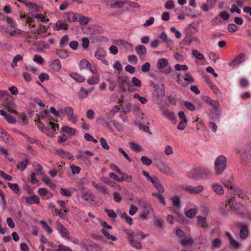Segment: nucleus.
<instances>
[{
	"instance_id": "1",
	"label": "nucleus",
	"mask_w": 251,
	"mask_h": 251,
	"mask_svg": "<svg viewBox=\"0 0 251 251\" xmlns=\"http://www.w3.org/2000/svg\"><path fill=\"white\" fill-rule=\"evenodd\" d=\"M176 234L179 238L178 242L184 247H191L194 243V240L192 237L186 234L180 229H177Z\"/></svg>"
},
{
	"instance_id": "2",
	"label": "nucleus",
	"mask_w": 251,
	"mask_h": 251,
	"mask_svg": "<svg viewBox=\"0 0 251 251\" xmlns=\"http://www.w3.org/2000/svg\"><path fill=\"white\" fill-rule=\"evenodd\" d=\"M226 159L224 155L217 157L214 162V170L217 175H221L226 169Z\"/></svg>"
},
{
	"instance_id": "3",
	"label": "nucleus",
	"mask_w": 251,
	"mask_h": 251,
	"mask_svg": "<svg viewBox=\"0 0 251 251\" xmlns=\"http://www.w3.org/2000/svg\"><path fill=\"white\" fill-rule=\"evenodd\" d=\"M183 190L190 194H198L203 192L204 187L201 185L193 187L191 185H185L183 187Z\"/></svg>"
},
{
	"instance_id": "4",
	"label": "nucleus",
	"mask_w": 251,
	"mask_h": 251,
	"mask_svg": "<svg viewBox=\"0 0 251 251\" xmlns=\"http://www.w3.org/2000/svg\"><path fill=\"white\" fill-rule=\"evenodd\" d=\"M156 166L160 172L163 174L166 175H172L174 174L170 167L163 161L158 162Z\"/></svg>"
},
{
	"instance_id": "5",
	"label": "nucleus",
	"mask_w": 251,
	"mask_h": 251,
	"mask_svg": "<svg viewBox=\"0 0 251 251\" xmlns=\"http://www.w3.org/2000/svg\"><path fill=\"white\" fill-rule=\"evenodd\" d=\"M79 67L80 70H89L93 74H98L96 68L94 66H92L90 63L86 59H82L80 61L79 64Z\"/></svg>"
},
{
	"instance_id": "6",
	"label": "nucleus",
	"mask_w": 251,
	"mask_h": 251,
	"mask_svg": "<svg viewBox=\"0 0 251 251\" xmlns=\"http://www.w3.org/2000/svg\"><path fill=\"white\" fill-rule=\"evenodd\" d=\"M106 55V51L102 48H100L97 50L95 52V56L98 59L101 60V62L105 65H108V62L105 59Z\"/></svg>"
},
{
	"instance_id": "7",
	"label": "nucleus",
	"mask_w": 251,
	"mask_h": 251,
	"mask_svg": "<svg viewBox=\"0 0 251 251\" xmlns=\"http://www.w3.org/2000/svg\"><path fill=\"white\" fill-rule=\"evenodd\" d=\"M64 113L67 116L68 120L72 123L75 124L77 121V118L74 115V110L72 107L66 106L64 108Z\"/></svg>"
},
{
	"instance_id": "8",
	"label": "nucleus",
	"mask_w": 251,
	"mask_h": 251,
	"mask_svg": "<svg viewBox=\"0 0 251 251\" xmlns=\"http://www.w3.org/2000/svg\"><path fill=\"white\" fill-rule=\"evenodd\" d=\"M237 192H239V187L237 185L227 189V194L230 196V198L226 201L225 206L230 204L234 198V195L236 194Z\"/></svg>"
},
{
	"instance_id": "9",
	"label": "nucleus",
	"mask_w": 251,
	"mask_h": 251,
	"mask_svg": "<svg viewBox=\"0 0 251 251\" xmlns=\"http://www.w3.org/2000/svg\"><path fill=\"white\" fill-rule=\"evenodd\" d=\"M80 191L81 193V198L83 200L86 201L93 200V196L90 190L83 187L80 189Z\"/></svg>"
},
{
	"instance_id": "10",
	"label": "nucleus",
	"mask_w": 251,
	"mask_h": 251,
	"mask_svg": "<svg viewBox=\"0 0 251 251\" xmlns=\"http://www.w3.org/2000/svg\"><path fill=\"white\" fill-rule=\"evenodd\" d=\"M56 226L57 227V230L59 232L63 238L66 239L69 238V231L62 224L59 222H57L56 223Z\"/></svg>"
},
{
	"instance_id": "11",
	"label": "nucleus",
	"mask_w": 251,
	"mask_h": 251,
	"mask_svg": "<svg viewBox=\"0 0 251 251\" xmlns=\"http://www.w3.org/2000/svg\"><path fill=\"white\" fill-rule=\"evenodd\" d=\"M187 176L193 180L200 179V167L195 168L189 171L187 173Z\"/></svg>"
},
{
	"instance_id": "12",
	"label": "nucleus",
	"mask_w": 251,
	"mask_h": 251,
	"mask_svg": "<svg viewBox=\"0 0 251 251\" xmlns=\"http://www.w3.org/2000/svg\"><path fill=\"white\" fill-rule=\"evenodd\" d=\"M118 84L119 85L121 91L123 92L126 91V88L130 85V83L125 78L119 77L118 78Z\"/></svg>"
},
{
	"instance_id": "13",
	"label": "nucleus",
	"mask_w": 251,
	"mask_h": 251,
	"mask_svg": "<svg viewBox=\"0 0 251 251\" xmlns=\"http://www.w3.org/2000/svg\"><path fill=\"white\" fill-rule=\"evenodd\" d=\"M211 188L213 191L218 195H223L225 191L223 186L218 183H213L211 185Z\"/></svg>"
},
{
	"instance_id": "14",
	"label": "nucleus",
	"mask_w": 251,
	"mask_h": 251,
	"mask_svg": "<svg viewBox=\"0 0 251 251\" xmlns=\"http://www.w3.org/2000/svg\"><path fill=\"white\" fill-rule=\"evenodd\" d=\"M151 182L159 193H163L164 191V187L156 176H154V178L151 180Z\"/></svg>"
},
{
	"instance_id": "15",
	"label": "nucleus",
	"mask_w": 251,
	"mask_h": 251,
	"mask_svg": "<svg viewBox=\"0 0 251 251\" xmlns=\"http://www.w3.org/2000/svg\"><path fill=\"white\" fill-rule=\"evenodd\" d=\"M155 95L158 98H162L165 95L164 85L163 84H159L154 91Z\"/></svg>"
},
{
	"instance_id": "16",
	"label": "nucleus",
	"mask_w": 251,
	"mask_h": 251,
	"mask_svg": "<svg viewBox=\"0 0 251 251\" xmlns=\"http://www.w3.org/2000/svg\"><path fill=\"white\" fill-rule=\"evenodd\" d=\"M245 60V56L241 54L237 56L232 61L228 63V65L231 67H235L242 63Z\"/></svg>"
},
{
	"instance_id": "17",
	"label": "nucleus",
	"mask_w": 251,
	"mask_h": 251,
	"mask_svg": "<svg viewBox=\"0 0 251 251\" xmlns=\"http://www.w3.org/2000/svg\"><path fill=\"white\" fill-rule=\"evenodd\" d=\"M50 66L54 71L59 72L61 68V63L59 59H55L50 62Z\"/></svg>"
},
{
	"instance_id": "18",
	"label": "nucleus",
	"mask_w": 251,
	"mask_h": 251,
	"mask_svg": "<svg viewBox=\"0 0 251 251\" xmlns=\"http://www.w3.org/2000/svg\"><path fill=\"white\" fill-rule=\"evenodd\" d=\"M126 1L121 0H114L109 3L111 8H121L126 4Z\"/></svg>"
},
{
	"instance_id": "19",
	"label": "nucleus",
	"mask_w": 251,
	"mask_h": 251,
	"mask_svg": "<svg viewBox=\"0 0 251 251\" xmlns=\"http://www.w3.org/2000/svg\"><path fill=\"white\" fill-rule=\"evenodd\" d=\"M55 27H54V29L57 30H66L68 29V25L65 22L61 20H59L56 22L55 24Z\"/></svg>"
},
{
	"instance_id": "20",
	"label": "nucleus",
	"mask_w": 251,
	"mask_h": 251,
	"mask_svg": "<svg viewBox=\"0 0 251 251\" xmlns=\"http://www.w3.org/2000/svg\"><path fill=\"white\" fill-rule=\"evenodd\" d=\"M249 234L248 227L246 225L242 226L239 232V236L241 239H246Z\"/></svg>"
},
{
	"instance_id": "21",
	"label": "nucleus",
	"mask_w": 251,
	"mask_h": 251,
	"mask_svg": "<svg viewBox=\"0 0 251 251\" xmlns=\"http://www.w3.org/2000/svg\"><path fill=\"white\" fill-rule=\"evenodd\" d=\"M56 153L61 157L68 159H71L73 157L71 153L68 151H66L62 149L58 150L56 151Z\"/></svg>"
},
{
	"instance_id": "22",
	"label": "nucleus",
	"mask_w": 251,
	"mask_h": 251,
	"mask_svg": "<svg viewBox=\"0 0 251 251\" xmlns=\"http://www.w3.org/2000/svg\"><path fill=\"white\" fill-rule=\"evenodd\" d=\"M197 219L198 220L197 225L199 227L202 228H206L207 227V222L206 217L198 216Z\"/></svg>"
},
{
	"instance_id": "23",
	"label": "nucleus",
	"mask_w": 251,
	"mask_h": 251,
	"mask_svg": "<svg viewBox=\"0 0 251 251\" xmlns=\"http://www.w3.org/2000/svg\"><path fill=\"white\" fill-rule=\"evenodd\" d=\"M6 107L8 112L12 113H14L16 115L18 114L16 110V106L13 101H10L7 102L6 103Z\"/></svg>"
},
{
	"instance_id": "24",
	"label": "nucleus",
	"mask_w": 251,
	"mask_h": 251,
	"mask_svg": "<svg viewBox=\"0 0 251 251\" xmlns=\"http://www.w3.org/2000/svg\"><path fill=\"white\" fill-rule=\"evenodd\" d=\"M226 236L229 240V242L230 244L233 247L237 249L240 247V245L238 242L235 241L234 238L232 237L231 234L228 232H226Z\"/></svg>"
},
{
	"instance_id": "25",
	"label": "nucleus",
	"mask_w": 251,
	"mask_h": 251,
	"mask_svg": "<svg viewBox=\"0 0 251 251\" xmlns=\"http://www.w3.org/2000/svg\"><path fill=\"white\" fill-rule=\"evenodd\" d=\"M135 50L139 55L143 56L147 53V49L144 45H138L135 47Z\"/></svg>"
},
{
	"instance_id": "26",
	"label": "nucleus",
	"mask_w": 251,
	"mask_h": 251,
	"mask_svg": "<svg viewBox=\"0 0 251 251\" xmlns=\"http://www.w3.org/2000/svg\"><path fill=\"white\" fill-rule=\"evenodd\" d=\"M128 240L130 245L133 248L136 249H140L142 248L141 243L139 241L134 240L132 237H128Z\"/></svg>"
},
{
	"instance_id": "27",
	"label": "nucleus",
	"mask_w": 251,
	"mask_h": 251,
	"mask_svg": "<svg viewBox=\"0 0 251 251\" xmlns=\"http://www.w3.org/2000/svg\"><path fill=\"white\" fill-rule=\"evenodd\" d=\"M211 172L207 169H202L200 167V179H205L208 178Z\"/></svg>"
},
{
	"instance_id": "28",
	"label": "nucleus",
	"mask_w": 251,
	"mask_h": 251,
	"mask_svg": "<svg viewBox=\"0 0 251 251\" xmlns=\"http://www.w3.org/2000/svg\"><path fill=\"white\" fill-rule=\"evenodd\" d=\"M26 201L27 203L29 204H32L33 203L38 204L40 202V200L39 198L37 196L33 195L30 197L26 198Z\"/></svg>"
},
{
	"instance_id": "29",
	"label": "nucleus",
	"mask_w": 251,
	"mask_h": 251,
	"mask_svg": "<svg viewBox=\"0 0 251 251\" xmlns=\"http://www.w3.org/2000/svg\"><path fill=\"white\" fill-rule=\"evenodd\" d=\"M152 211L153 209L152 207L149 204H147L146 208L143 211L141 215V218L143 219H146L148 216L151 213V212H152Z\"/></svg>"
},
{
	"instance_id": "30",
	"label": "nucleus",
	"mask_w": 251,
	"mask_h": 251,
	"mask_svg": "<svg viewBox=\"0 0 251 251\" xmlns=\"http://www.w3.org/2000/svg\"><path fill=\"white\" fill-rule=\"evenodd\" d=\"M89 91L83 87L80 89L78 93V96L80 100H83L86 99L88 95Z\"/></svg>"
},
{
	"instance_id": "31",
	"label": "nucleus",
	"mask_w": 251,
	"mask_h": 251,
	"mask_svg": "<svg viewBox=\"0 0 251 251\" xmlns=\"http://www.w3.org/2000/svg\"><path fill=\"white\" fill-rule=\"evenodd\" d=\"M70 76L78 82H82L85 80V78L82 75L75 73H72Z\"/></svg>"
},
{
	"instance_id": "32",
	"label": "nucleus",
	"mask_w": 251,
	"mask_h": 251,
	"mask_svg": "<svg viewBox=\"0 0 251 251\" xmlns=\"http://www.w3.org/2000/svg\"><path fill=\"white\" fill-rule=\"evenodd\" d=\"M129 145L130 149L134 151L141 152L143 150L141 146L135 142H130Z\"/></svg>"
},
{
	"instance_id": "33",
	"label": "nucleus",
	"mask_w": 251,
	"mask_h": 251,
	"mask_svg": "<svg viewBox=\"0 0 251 251\" xmlns=\"http://www.w3.org/2000/svg\"><path fill=\"white\" fill-rule=\"evenodd\" d=\"M221 114V110L220 109H216L214 110L210 114V116L212 119L217 120L218 122L220 121V117Z\"/></svg>"
},
{
	"instance_id": "34",
	"label": "nucleus",
	"mask_w": 251,
	"mask_h": 251,
	"mask_svg": "<svg viewBox=\"0 0 251 251\" xmlns=\"http://www.w3.org/2000/svg\"><path fill=\"white\" fill-rule=\"evenodd\" d=\"M96 122L104 126H106L108 128L109 127V124L108 122L102 117H99L96 119Z\"/></svg>"
},
{
	"instance_id": "35",
	"label": "nucleus",
	"mask_w": 251,
	"mask_h": 251,
	"mask_svg": "<svg viewBox=\"0 0 251 251\" xmlns=\"http://www.w3.org/2000/svg\"><path fill=\"white\" fill-rule=\"evenodd\" d=\"M78 152L79 153V154L77 155L76 158L78 159H81L82 160H84V158H85V156L84 155V154H87L90 156H93L94 155V154L92 152L88 151H79Z\"/></svg>"
},
{
	"instance_id": "36",
	"label": "nucleus",
	"mask_w": 251,
	"mask_h": 251,
	"mask_svg": "<svg viewBox=\"0 0 251 251\" xmlns=\"http://www.w3.org/2000/svg\"><path fill=\"white\" fill-rule=\"evenodd\" d=\"M119 175L122 176L121 178H120L119 182L125 181L130 182L132 181V176H129L128 174L124 173L122 172Z\"/></svg>"
},
{
	"instance_id": "37",
	"label": "nucleus",
	"mask_w": 251,
	"mask_h": 251,
	"mask_svg": "<svg viewBox=\"0 0 251 251\" xmlns=\"http://www.w3.org/2000/svg\"><path fill=\"white\" fill-rule=\"evenodd\" d=\"M23 57L20 54L16 55L13 59L12 62L11 63V67L14 69L17 66V63L19 61H22Z\"/></svg>"
},
{
	"instance_id": "38",
	"label": "nucleus",
	"mask_w": 251,
	"mask_h": 251,
	"mask_svg": "<svg viewBox=\"0 0 251 251\" xmlns=\"http://www.w3.org/2000/svg\"><path fill=\"white\" fill-rule=\"evenodd\" d=\"M168 61L165 58L159 59L157 62V66L159 69H163L168 65Z\"/></svg>"
},
{
	"instance_id": "39",
	"label": "nucleus",
	"mask_w": 251,
	"mask_h": 251,
	"mask_svg": "<svg viewBox=\"0 0 251 251\" xmlns=\"http://www.w3.org/2000/svg\"><path fill=\"white\" fill-rule=\"evenodd\" d=\"M62 130L63 132H65L71 135H74L75 134V129L67 126L62 127Z\"/></svg>"
},
{
	"instance_id": "40",
	"label": "nucleus",
	"mask_w": 251,
	"mask_h": 251,
	"mask_svg": "<svg viewBox=\"0 0 251 251\" xmlns=\"http://www.w3.org/2000/svg\"><path fill=\"white\" fill-rule=\"evenodd\" d=\"M56 54L61 58H66L69 56L67 51L65 50H56Z\"/></svg>"
},
{
	"instance_id": "41",
	"label": "nucleus",
	"mask_w": 251,
	"mask_h": 251,
	"mask_svg": "<svg viewBox=\"0 0 251 251\" xmlns=\"http://www.w3.org/2000/svg\"><path fill=\"white\" fill-rule=\"evenodd\" d=\"M99 81L100 79L99 75L94 76L92 77H90L87 80V83L90 85H94L98 84Z\"/></svg>"
},
{
	"instance_id": "42",
	"label": "nucleus",
	"mask_w": 251,
	"mask_h": 251,
	"mask_svg": "<svg viewBox=\"0 0 251 251\" xmlns=\"http://www.w3.org/2000/svg\"><path fill=\"white\" fill-rule=\"evenodd\" d=\"M42 180L45 183L49 185L51 188L56 187V185L51 182L50 179L48 176H44L42 177Z\"/></svg>"
},
{
	"instance_id": "43",
	"label": "nucleus",
	"mask_w": 251,
	"mask_h": 251,
	"mask_svg": "<svg viewBox=\"0 0 251 251\" xmlns=\"http://www.w3.org/2000/svg\"><path fill=\"white\" fill-rule=\"evenodd\" d=\"M197 213V210L195 208H191L185 212L186 216L189 218H193L195 217Z\"/></svg>"
},
{
	"instance_id": "44",
	"label": "nucleus",
	"mask_w": 251,
	"mask_h": 251,
	"mask_svg": "<svg viewBox=\"0 0 251 251\" xmlns=\"http://www.w3.org/2000/svg\"><path fill=\"white\" fill-rule=\"evenodd\" d=\"M27 165V160H24L19 162V163H18L17 165V167L18 169H19L22 171H23L24 170H25L26 169Z\"/></svg>"
},
{
	"instance_id": "45",
	"label": "nucleus",
	"mask_w": 251,
	"mask_h": 251,
	"mask_svg": "<svg viewBox=\"0 0 251 251\" xmlns=\"http://www.w3.org/2000/svg\"><path fill=\"white\" fill-rule=\"evenodd\" d=\"M101 232L103 234L104 236H105L107 239L111 240L112 241H115L117 240V238L113 235H111L108 232H107L104 229H101L100 230Z\"/></svg>"
},
{
	"instance_id": "46",
	"label": "nucleus",
	"mask_w": 251,
	"mask_h": 251,
	"mask_svg": "<svg viewBox=\"0 0 251 251\" xmlns=\"http://www.w3.org/2000/svg\"><path fill=\"white\" fill-rule=\"evenodd\" d=\"M192 54L193 56L199 60H202L204 59V55L197 50H193Z\"/></svg>"
},
{
	"instance_id": "47",
	"label": "nucleus",
	"mask_w": 251,
	"mask_h": 251,
	"mask_svg": "<svg viewBox=\"0 0 251 251\" xmlns=\"http://www.w3.org/2000/svg\"><path fill=\"white\" fill-rule=\"evenodd\" d=\"M5 138H3L2 140L8 145L10 146H14L15 145V142L13 140V139L12 138V137L10 135V134H8L6 136L4 137Z\"/></svg>"
},
{
	"instance_id": "48",
	"label": "nucleus",
	"mask_w": 251,
	"mask_h": 251,
	"mask_svg": "<svg viewBox=\"0 0 251 251\" xmlns=\"http://www.w3.org/2000/svg\"><path fill=\"white\" fill-rule=\"evenodd\" d=\"M121 217L129 225H131L132 224V219L130 216H129L126 213H125L124 214H122L121 215Z\"/></svg>"
},
{
	"instance_id": "49",
	"label": "nucleus",
	"mask_w": 251,
	"mask_h": 251,
	"mask_svg": "<svg viewBox=\"0 0 251 251\" xmlns=\"http://www.w3.org/2000/svg\"><path fill=\"white\" fill-rule=\"evenodd\" d=\"M111 123L117 131H122L124 129L123 126L116 121L112 120Z\"/></svg>"
},
{
	"instance_id": "50",
	"label": "nucleus",
	"mask_w": 251,
	"mask_h": 251,
	"mask_svg": "<svg viewBox=\"0 0 251 251\" xmlns=\"http://www.w3.org/2000/svg\"><path fill=\"white\" fill-rule=\"evenodd\" d=\"M34 17L38 21H40L43 23H47L49 21V19L44 16L43 14H36Z\"/></svg>"
},
{
	"instance_id": "51",
	"label": "nucleus",
	"mask_w": 251,
	"mask_h": 251,
	"mask_svg": "<svg viewBox=\"0 0 251 251\" xmlns=\"http://www.w3.org/2000/svg\"><path fill=\"white\" fill-rule=\"evenodd\" d=\"M89 21L90 19L89 18L80 15L79 18V22L81 25H85L89 23Z\"/></svg>"
},
{
	"instance_id": "52",
	"label": "nucleus",
	"mask_w": 251,
	"mask_h": 251,
	"mask_svg": "<svg viewBox=\"0 0 251 251\" xmlns=\"http://www.w3.org/2000/svg\"><path fill=\"white\" fill-rule=\"evenodd\" d=\"M141 161L144 165L146 166H149L152 163L151 160V159H149L148 157L146 156H143L141 157Z\"/></svg>"
},
{
	"instance_id": "53",
	"label": "nucleus",
	"mask_w": 251,
	"mask_h": 251,
	"mask_svg": "<svg viewBox=\"0 0 251 251\" xmlns=\"http://www.w3.org/2000/svg\"><path fill=\"white\" fill-rule=\"evenodd\" d=\"M160 193H153L152 194V195L157 198L162 203H163V204H165V198Z\"/></svg>"
},
{
	"instance_id": "54",
	"label": "nucleus",
	"mask_w": 251,
	"mask_h": 251,
	"mask_svg": "<svg viewBox=\"0 0 251 251\" xmlns=\"http://www.w3.org/2000/svg\"><path fill=\"white\" fill-rule=\"evenodd\" d=\"M113 68L114 70L118 71V73H120L123 69L122 66L119 61H116L115 62L113 65Z\"/></svg>"
},
{
	"instance_id": "55",
	"label": "nucleus",
	"mask_w": 251,
	"mask_h": 251,
	"mask_svg": "<svg viewBox=\"0 0 251 251\" xmlns=\"http://www.w3.org/2000/svg\"><path fill=\"white\" fill-rule=\"evenodd\" d=\"M222 245V240L220 238H216L214 239L212 243V246L214 248H219Z\"/></svg>"
},
{
	"instance_id": "56",
	"label": "nucleus",
	"mask_w": 251,
	"mask_h": 251,
	"mask_svg": "<svg viewBox=\"0 0 251 251\" xmlns=\"http://www.w3.org/2000/svg\"><path fill=\"white\" fill-rule=\"evenodd\" d=\"M175 7V4L173 0H169L165 3V8L166 9L171 10Z\"/></svg>"
},
{
	"instance_id": "57",
	"label": "nucleus",
	"mask_w": 251,
	"mask_h": 251,
	"mask_svg": "<svg viewBox=\"0 0 251 251\" xmlns=\"http://www.w3.org/2000/svg\"><path fill=\"white\" fill-rule=\"evenodd\" d=\"M56 251H73V250L71 248L61 244L57 246Z\"/></svg>"
},
{
	"instance_id": "58",
	"label": "nucleus",
	"mask_w": 251,
	"mask_h": 251,
	"mask_svg": "<svg viewBox=\"0 0 251 251\" xmlns=\"http://www.w3.org/2000/svg\"><path fill=\"white\" fill-rule=\"evenodd\" d=\"M164 115L170 120L174 121L175 120V115L173 113L169 110H165L164 112Z\"/></svg>"
},
{
	"instance_id": "59",
	"label": "nucleus",
	"mask_w": 251,
	"mask_h": 251,
	"mask_svg": "<svg viewBox=\"0 0 251 251\" xmlns=\"http://www.w3.org/2000/svg\"><path fill=\"white\" fill-rule=\"evenodd\" d=\"M188 68L187 66H186L185 65H180V64H177L175 65V69L177 71H186L188 70Z\"/></svg>"
},
{
	"instance_id": "60",
	"label": "nucleus",
	"mask_w": 251,
	"mask_h": 251,
	"mask_svg": "<svg viewBox=\"0 0 251 251\" xmlns=\"http://www.w3.org/2000/svg\"><path fill=\"white\" fill-rule=\"evenodd\" d=\"M173 205L176 207L180 206V198L177 196H174L172 198Z\"/></svg>"
},
{
	"instance_id": "61",
	"label": "nucleus",
	"mask_w": 251,
	"mask_h": 251,
	"mask_svg": "<svg viewBox=\"0 0 251 251\" xmlns=\"http://www.w3.org/2000/svg\"><path fill=\"white\" fill-rule=\"evenodd\" d=\"M8 185L9 187L15 193H17L19 192V187L17 184L8 183Z\"/></svg>"
},
{
	"instance_id": "62",
	"label": "nucleus",
	"mask_w": 251,
	"mask_h": 251,
	"mask_svg": "<svg viewBox=\"0 0 251 251\" xmlns=\"http://www.w3.org/2000/svg\"><path fill=\"white\" fill-rule=\"evenodd\" d=\"M118 150V151L121 153L128 162H131L132 161V159L122 148H119Z\"/></svg>"
},
{
	"instance_id": "63",
	"label": "nucleus",
	"mask_w": 251,
	"mask_h": 251,
	"mask_svg": "<svg viewBox=\"0 0 251 251\" xmlns=\"http://www.w3.org/2000/svg\"><path fill=\"white\" fill-rule=\"evenodd\" d=\"M69 38L68 35H64L60 40L59 44L60 46L62 47L66 45L69 41Z\"/></svg>"
},
{
	"instance_id": "64",
	"label": "nucleus",
	"mask_w": 251,
	"mask_h": 251,
	"mask_svg": "<svg viewBox=\"0 0 251 251\" xmlns=\"http://www.w3.org/2000/svg\"><path fill=\"white\" fill-rule=\"evenodd\" d=\"M131 82L133 85L136 87H140L141 86V81L136 77H133Z\"/></svg>"
}]
</instances>
